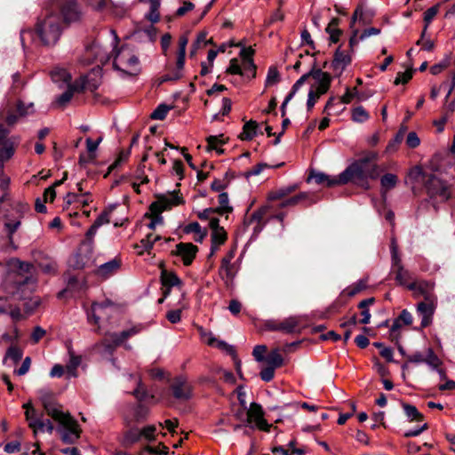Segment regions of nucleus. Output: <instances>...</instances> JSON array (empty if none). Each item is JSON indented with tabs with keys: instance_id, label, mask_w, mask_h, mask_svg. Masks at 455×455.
<instances>
[{
	"instance_id": "e433bc0d",
	"label": "nucleus",
	"mask_w": 455,
	"mask_h": 455,
	"mask_svg": "<svg viewBox=\"0 0 455 455\" xmlns=\"http://www.w3.org/2000/svg\"><path fill=\"white\" fill-rule=\"evenodd\" d=\"M267 366L276 369L283 365V358L277 348L273 349L265 358Z\"/></svg>"
},
{
	"instance_id": "79ce46f5",
	"label": "nucleus",
	"mask_w": 455,
	"mask_h": 455,
	"mask_svg": "<svg viewBox=\"0 0 455 455\" xmlns=\"http://www.w3.org/2000/svg\"><path fill=\"white\" fill-rule=\"evenodd\" d=\"M222 137H223V135L209 136L207 138V149L208 150H215L218 154H222L223 150L220 148V147L224 143Z\"/></svg>"
},
{
	"instance_id": "f257e3e1",
	"label": "nucleus",
	"mask_w": 455,
	"mask_h": 455,
	"mask_svg": "<svg viewBox=\"0 0 455 455\" xmlns=\"http://www.w3.org/2000/svg\"><path fill=\"white\" fill-rule=\"evenodd\" d=\"M46 13L40 18L36 26V32L44 45H54L60 39L63 27L58 12L66 23L80 20L81 12L76 0H50Z\"/></svg>"
},
{
	"instance_id": "bf43d9fd",
	"label": "nucleus",
	"mask_w": 455,
	"mask_h": 455,
	"mask_svg": "<svg viewBox=\"0 0 455 455\" xmlns=\"http://www.w3.org/2000/svg\"><path fill=\"white\" fill-rule=\"evenodd\" d=\"M170 108L166 105H159L151 114V118L155 120H164L167 116Z\"/></svg>"
},
{
	"instance_id": "1a4fd4ad",
	"label": "nucleus",
	"mask_w": 455,
	"mask_h": 455,
	"mask_svg": "<svg viewBox=\"0 0 455 455\" xmlns=\"http://www.w3.org/2000/svg\"><path fill=\"white\" fill-rule=\"evenodd\" d=\"M183 203L182 198L177 194L163 196L150 205L153 214H160L162 212L171 209L172 206L180 205Z\"/></svg>"
},
{
	"instance_id": "603ef678",
	"label": "nucleus",
	"mask_w": 455,
	"mask_h": 455,
	"mask_svg": "<svg viewBox=\"0 0 455 455\" xmlns=\"http://www.w3.org/2000/svg\"><path fill=\"white\" fill-rule=\"evenodd\" d=\"M397 180V177L395 174L387 173L382 176L380 184L384 189L389 190L395 187Z\"/></svg>"
},
{
	"instance_id": "49530a36",
	"label": "nucleus",
	"mask_w": 455,
	"mask_h": 455,
	"mask_svg": "<svg viewBox=\"0 0 455 455\" xmlns=\"http://www.w3.org/2000/svg\"><path fill=\"white\" fill-rule=\"evenodd\" d=\"M54 427L53 424L50 419L44 420L42 418L39 419L38 423L36 424V427L33 430L34 435L36 436L38 432H48L49 434H52L53 432Z\"/></svg>"
},
{
	"instance_id": "f03ea898",
	"label": "nucleus",
	"mask_w": 455,
	"mask_h": 455,
	"mask_svg": "<svg viewBox=\"0 0 455 455\" xmlns=\"http://www.w3.org/2000/svg\"><path fill=\"white\" fill-rule=\"evenodd\" d=\"M44 409L48 416L60 424L59 432L65 443H75L80 437L81 428L78 422L68 413L62 411L50 394L41 397Z\"/></svg>"
},
{
	"instance_id": "6e6d98bb",
	"label": "nucleus",
	"mask_w": 455,
	"mask_h": 455,
	"mask_svg": "<svg viewBox=\"0 0 455 455\" xmlns=\"http://www.w3.org/2000/svg\"><path fill=\"white\" fill-rule=\"evenodd\" d=\"M369 118V114L363 107H357L353 109L352 119L356 123H363Z\"/></svg>"
},
{
	"instance_id": "4c0bfd02",
	"label": "nucleus",
	"mask_w": 455,
	"mask_h": 455,
	"mask_svg": "<svg viewBox=\"0 0 455 455\" xmlns=\"http://www.w3.org/2000/svg\"><path fill=\"white\" fill-rule=\"evenodd\" d=\"M150 10L146 14V19L149 20L153 25L160 20V13L158 9L160 7V0H149Z\"/></svg>"
},
{
	"instance_id": "39448f33",
	"label": "nucleus",
	"mask_w": 455,
	"mask_h": 455,
	"mask_svg": "<svg viewBox=\"0 0 455 455\" xmlns=\"http://www.w3.org/2000/svg\"><path fill=\"white\" fill-rule=\"evenodd\" d=\"M246 423L251 428L257 427L260 430L269 432L271 425H269L264 419V411L257 403H251L250 408L247 411Z\"/></svg>"
},
{
	"instance_id": "338daca9",
	"label": "nucleus",
	"mask_w": 455,
	"mask_h": 455,
	"mask_svg": "<svg viewBox=\"0 0 455 455\" xmlns=\"http://www.w3.org/2000/svg\"><path fill=\"white\" fill-rule=\"evenodd\" d=\"M138 387L137 388L132 392L133 395L139 400L143 401L147 399L148 394L146 389L143 387L142 383L140 379L137 381Z\"/></svg>"
},
{
	"instance_id": "aec40b11",
	"label": "nucleus",
	"mask_w": 455,
	"mask_h": 455,
	"mask_svg": "<svg viewBox=\"0 0 455 455\" xmlns=\"http://www.w3.org/2000/svg\"><path fill=\"white\" fill-rule=\"evenodd\" d=\"M121 266V260L115 258L106 263L100 265L96 270V274L102 278H108L118 271Z\"/></svg>"
},
{
	"instance_id": "c03bdc74",
	"label": "nucleus",
	"mask_w": 455,
	"mask_h": 455,
	"mask_svg": "<svg viewBox=\"0 0 455 455\" xmlns=\"http://www.w3.org/2000/svg\"><path fill=\"white\" fill-rule=\"evenodd\" d=\"M220 206L215 208L219 214H224L232 212L233 208L228 204V195L222 192L219 195Z\"/></svg>"
},
{
	"instance_id": "2eb2a0df",
	"label": "nucleus",
	"mask_w": 455,
	"mask_h": 455,
	"mask_svg": "<svg viewBox=\"0 0 455 455\" xmlns=\"http://www.w3.org/2000/svg\"><path fill=\"white\" fill-rule=\"evenodd\" d=\"M200 335L202 340L208 346L217 347L230 355L235 354V348L233 346L228 345L224 340L218 339L212 332L206 331L203 328H200Z\"/></svg>"
},
{
	"instance_id": "f3484780",
	"label": "nucleus",
	"mask_w": 455,
	"mask_h": 455,
	"mask_svg": "<svg viewBox=\"0 0 455 455\" xmlns=\"http://www.w3.org/2000/svg\"><path fill=\"white\" fill-rule=\"evenodd\" d=\"M28 210V206L27 204H18L16 206V213L17 216L12 220L7 219L4 223V228L6 232L8 233L9 239L12 240V235L16 232V230L20 226V220L22 217V213Z\"/></svg>"
},
{
	"instance_id": "4be33fe9",
	"label": "nucleus",
	"mask_w": 455,
	"mask_h": 455,
	"mask_svg": "<svg viewBox=\"0 0 455 455\" xmlns=\"http://www.w3.org/2000/svg\"><path fill=\"white\" fill-rule=\"evenodd\" d=\"M359 30L357 28L353 29L352 36L349 39V47L353 50L354 47L358 44L359 41H363L369 36H377L380 33V29L376 28H371L365 29L359 36Z\"/></svg>"
},
{
	"instance_id": "a18cd8bd",
	"label": "nucleus",
	"mask_w": 455,
	"mask_h": 455,
	"mask_svg": "<svg viewBox=\"0 0 455 455\" xmlns=\"http://www.w3.org/2000/svg\"><path fill=\"white\" fill-rule=\"evenodd\" d=\"M425 363L433 370L437 369L442 364L441 359L435 354L431 347H428L427 350Z\"/></svg>"
},
{
	"instance_id": "7c9ffc66",
	"label": "nucleus",
	"mask_w": 455,
	"mask_h": 455,
	"mask_svg": "<svg viewBox=\"0 0 455 455\" xmlns=\"http://www.w3.org/2000/svg\"><path fill=\"white\" fill-rule=\"evenodd\" d=\"M149 414V409L143 405V404H138L134 407H132V419L126 418V423L127 425H130L132 421L135 422H140L147 419L148 415Z\"/></svg>"
},
{
	"instance_id": "c85d7f7f",
	"label": "nucleus",
	"mask_w": 455,
	"mask_h": 455,
	"mask_svg": "<svg viewBox=\"0 0 455 455\" xmlns=\"http://www.w3.org/2000/svg\"><path fill=\"white\" fill-rule=\"evenodd\" d=\"M433 283L427 282L411 283L408 284L409 290L415 291V293L418 295H422L425 300L427 295L433 294Z\"/></svg>"
},
{
	"instance_id": "680f3d73",
	"label": "nucleus",
	"mask_w": 455,
	"mask_h": 455,
	"mask_svg": "<svg viewBox=\"0 0 455 455\" xmlns=\"http://www.w3.org/2000/svg\"><path fill=\"white\" fill-rule=\"evenodd\" d=\"M227 72L233 74V75L243 76V71L242 66H241V64H239L237 59H232L230 60V63L227 69Z\"/></svg>"
},
{
	"instance_id": "dca6fc26",
	"label": "nucleus",
	"mask_w": 455,
	"mask_h": 455,
	"mask_svg": "<svg viewBox=\"0 0 455 455\" xmlns=\"http://www.w3.org/2000/svg\"><path fill=\"white\" fill-rule=\"evenodd\" d=\"M197 251V247L190 243H180L176 245V254L181 258L186 266L192 263Z\"/></svg>"
},
{
	"instance_id": "09e8293b",
	"label": "nucleus",
	"mask_w": 455,
	"mask_h": 455,
	"mask_svg": "<svg viewBox=\"0 0 455 455\" xmlns=\"http://www.w3.org/2000/svg\"><path fill=\"white\" fill-rule=\"evenodd\" d=\"M338 20L333 19L326 28V32L330 35V39L332 43L339 41L341 31L337 28Z\"/></svg>"
},
{
	"instance_id": "412c9836",
	"label": "nucleus",
	"mask_w": 455,
	"mask_h": 455,
	"mask_svg": "<svg viewBox=\"0 0 455 455\" xmlns=\"http://www.w3.org/2000/svg\"><path fill=\"white\" fill-rule=\"evenodd\" d=\"M235 250H230L221 260L220 273H224L228 279H232L235 275V270L232 260L235 258Z\"/></svg>"
},
{
	"instance_id": "c756f323",
	"label": "nucleus",
	"mask_w": 455,
	"mask_h": 455,
	"mask_svg": "<svg viewBox=\"0 0 455 455\" xmlns=\"http://www.w3.org/2000/svg\"><path fill=\"white\" fill-rule=\"evenodd\" d=\"M25 411L26 419L28 423V427L34 430L39 419L42 418V415H39L36 409L32 406L30 403H27L23 405Z\"/></svg>"
},
{
	"instance_id": "bb28decb",
	"label": "nucleus",
	"mask_w": 455,
	"mask_h": 455,
	"mask_svg": "<svg viewBox=\"0 0 455 455\" xmlns=\"http://www.w3.org/2000/svg\"><path fill=\"white\" fill-rule=\"evenodd\" d=\"M69 360L66 365V372L68 378H76L77 377V368L81 364L82 358L80 355H75V353L69 349Z\"/></svg>"
},
{
	"instance_id": "052dcab7",
	"label": "nucleus",
	"mask_w": 455,
	"mask_h": 455,
	"mask_svg": "<svg viewBox=\"0 0 455 455\" xmlns=\"http://www.w3.org/2000/svg\"><path fill=\"white\" fill-rule=\"evenodd\" d=\"M156 428L153 425H149L140 429L141 438L144 437L148 441H154L156 437Z\"/></svg>"
},
{
	"instance_id": "cd10ccee",
	"label": "nucleus",
	"mask_w": 455,
	"mask_h": 455,
	"mask_svg": "<svg viewBox=\"0 0 455 455\" xmlns=\"http://www.w3.org/2000/svg\"><path fill=\"white\" fill-rule=\"evenodd\" d=\"M18 291H20L21 296L26 297V291L31 292L36 287V279L32 275H26L16 280Z\"/></svg>"
},
{
	"instance_id": "8fccbe9b",
	"label": "nucleus",
	"mask_w": 455,
	"mask_h": 455,
	"mask_svg": "<svg viewBox=\"0 0 455 455\" xmlns=\"http://www.w3.org/2000/svg\"><path fill=\"white\" fill-rule=\"evenodd\" d=\"M367 287V279H361L345 290L347 296L353 297Z\"/></svg>"
},
{
	"instance_id": "6e6552de",
	"label": "nucleus",
	"mask_w": 455,
	"mask_h": 455,
	"mask_svg": "<svg viewBox=\"0 0 455 455\" xmlns=\"http://www.w3.org/2000/svg\"><path fill=\"white\" fill-rule=\"evenodd\" d=\"M426 188L432 196H440L442 200H447L451 196L448 185L434 174L427 177Z\"/></svg>"
},
{
	"instance_id": "473e14b6",
	"label": "nucleus",
	"mask_w": 455,
	"mask_h": 455,
	"mask_svg": "<svg viewBox=\"0 0 455 455\" xmlns=\"http://www.w3.org/2000/svg\"><path fill=\"white\" fill-rule=\"evenodd\" d=\"M52 79L54 83H63L66 84H71V76L70 74L65 69L61 68H55L51 72Z\"/></svg>"
},
{
	"instance_id": "423d86ee",
	"label": "nucleus",
	"mask_w": 455,
	"mask_h": 455,
	"mask_svg": "<svg viewBox=\"0 0 455 455\" xmlns=\"http://www.w3.org/2000/svg\"><path fill=\"white\" fill-rule=\"evenodd\" d=\"M140 328L132 327L129 330L123 331L121 333H110L101 342L103 351L111 354L117 346L122 344L128 338L139 333Z\"/></svg>"
},
{
	"instance_id": "a211bd4d",
	"label": "nucleus",
	"mask_w": 455,
	"mask_h": 455,
	"mask_svg": "<svg viewBox=\"0 0 455 455\" xmlns=\"http://www.w3.org/2000/svg\"><path fill=\"white\" fill-rule=\"evenodd\" d=\"M351 57L349 54L341 51L339 48L334 53V59L331 63V68L337 76L342 74L345 68L350 64Z\"/></svg>"
},
{
	"instance_id": "2f4dec72",
	"label": "nucleus",
	"mask_w": 455,
	"mask_h": 455,
	"mask_svg": "<svg viewBox=\"0 0 455 455\" xmlns=\"http://www.w3.org/2000/svg\"><path fill=\"white\" fill-rule=\"evenodd\" d=\"M259 124L257 122L250 120L246 122L243 125V132L239 135L240 139L243 140H252L258 133Z\"/></svg>"
},
{
	"instance_id": "a19ab883",
	"label": "nucleus",
	"mask_w": 455,
	"mask_h": 455,
	"mask_svg": "<svg viewBox=\"0 0 455 455\" xmlns=\"http://www.w3.org/2000/svg\"><path fill=\"white\" fill-rule=\"evenodd\" d=\"M185 232L188 234L195 233L196 235H197L198 237L195 239L196 242H202L206 235V231L203 229L199 223L197 222H191L188 225H187L185 227Z\"/></svg>"
},
{
	"instance_id": "b1692460",
	"label": "nucleus",
	"mask_w": 455,
	"mask_h": 455,
	"mask_svg": "<svg viewBox=\"0 0 455 455\" xmlns=\"http://www.w3.org/2000/svg\"><path fill=\"white\" fill-rule=\"evenodd\" d=\"M185 56L186 53H179L177 57V62H176V70L173 71L172 74H167L162 76L161 83L168 82V81H173L178 80L182 76V69L184 68L185 64Z\"/></svg>"
},
{
	"instance_id": "0eeeda50",
	"label": "nucleus",
	"mask_w": 455,
	"mask_h": 455,
	"mask_svg": "<svg viewBox=\"0 0 455 455\" xmlns=\"http://www.w3.org/2000/svg\"><path fill=\"white\" fill-rule=\"evenodd\" d=\"M436 303V297L434 294H428L426 296V300L417 305V312L421 317L420 325L422 328H426L432 323Z\"/></svg>"
},
{
	"instance_id": "ddd939ff",
	"label": "nucleus",
	"mask_w": 455,
	"mask_h": 455,
	"mask_svg": "<svg viewBox=\"0 0 455 455\" xmlns=\"http://www.w3.org/2000/svg\"><path fill=\"white\" fill-rule=\"evenodd\" d=\"M157 30L153 24L148 26H138L133 31L132 37L140 43H154L156 39Z\"/></svg>"
},
{
	"instance_id": "9d476101",
	"label": "nucleus",
	"mask_w": 455,
	"mask_h": 455,
	"mask_svg": "<svg viewBox=\"0 0 455 455\" xmlns=\"http://www.w3.org/2000/svg\"><path fill=\"white\" fill-rule=\"evenodd\" d=\"M210 228L212 229L210 256H212L219 250L220 246L227 241L228 234L224 228L220 226V220H212Z\"/></svg>"
},
{
	"instance_id": "37998d69",
	"label": "nucleus",
	"mask_w": 455,
	"mask_h": 455,
	"mask_svg": "<svg viewBox=\"0 0 455 455\" xmlns=\"http://www.w3.org/2000/svg\"><path fill=\"white\" fill-rule=\"evenodd\" d=\"M345 175V170L339 173L338 176H328L325 179V183L327 187H334L339 185H345L349 182L347 176Z\"/></svg>"
},
{
	"instance_id": "20e7f679",
	"label": "nucleus",
	"mask_w": 455,
	"mask_h": 455,
	"mask_svg": "<svg viewBox=\"0 0 455 455\" xmlns=\"http://www.w3.org/2000/svg\"><path fill=\"white\" fill-rule=\"evenodd\" d=\"M112 36L113 67L122 76H135L141 71L140 61L133 49L128 44L117 47L119 37L114 29L109 30Z\"/></svg>"
},
{
	"instance_id": "58836bf2",
	"label": "nucleus",
	"mask_w": 455,
	"mask_h": 455,
	"mask_svg": "<svg viewBox=\"0 0 455 455\" xmlns=\"http://www.w3.org/2000/svg\"><path fill=\"white\" fill-rule=\"evenodd\" d=\"M89 51L94 54L95 60L102 65L107 63L110 59L108 52L102 50L101 47L97 44H94Z\"/></svg>"
},
{
	"instance_id": "5fc2aeb1",
	"label": "nucleus",
	"mask_w": 455,
	"mask_h": 455,
	"mask_svg": "<svg viewBox=\"0 0 455 455\" xmlns=\"http://www.w3.org/2000/svg\"><path fill=\"white\" fill-rule=\"evenodd\" d=\"M405 128L400 129L396 133L394 140H391L386 148L387 152H393L397 149L398 145L403 141L404 136Z\"/></svg>"
},
{
	"instance_id": "ea45409f",
	"label": "nucleus",
	"mask_w": 455,
	"mask_h": 455,
	"mask_svg": "<svg viewBox=\"0 0 455 455\" xmlns=\"http://www.w3.org/2000/svg\"><path fill=\"white\" fill-rule=\"evenodd\" d=\"M297 188H298V186L296 184L280 188L277 190L271 192L269 194L268 198L270 200L281 199V198L291 194L293 191H295L297 189Z\"/></svg>"
},
{
	"instance_id": "864d4df0",
	"label": "nucleus",
	"mask_w": 455,
	"mask_h": 455,
	"mask_svg": "<svg viewBox=\"0 0 455 455\" xmlns=\"http://www.w3.org/2000/svg\"><path fill=\"white\" fill-rule=\"evenodd\" d=\"M395 274V281L401 285H406L408 287L409 281L411 280L410 273L403 267L393 271Z\"/></svg>"
},
{
	"instance_id": "5701e85b",
	"label": "nucleus",
	"mask_w": 455,
	"mask_h": 455,
	"mask_svg": "<svg viewBox=\"0 0 455 455\" xmlns=\"http://www.w3.org/2000/svg\"><path fill=\"white\" fill-rule=\"evenodd\" d=\"M81 88L76 84H67L66 91L57 97L55 103L57 106L63 108L65 107L73 98L74 93L78 92Z\"/></svg>"
},
{
	"instance_id": "3c124183",
	"label": "nucleus",
	"mask_w": 455,
	"mask_h": 455,
	"mask_svg": "<svg viewBox=\"0 0 455 455\" xmlns=\"http://www.w3.org/2000/svg\"><path fill=\"white\" fill-rule=\"evenodd\" d=\"M403 408L404 410V413L411 420L419 421L422 419V414L418 411V409L414 405L403 403Z\"/></svg>"
},
{
	"instance_id": "f704fd0d",
	"label": "nucleus",
	"mask_w": 455,
	"mask_h": 455,
	"mask_svg": "<svg viewBox=\"0 0 455 455\" xmlns=\"http://www.w3.org/2000/svg\"><path fill=\"white\" fill-rule=\"evenodd\" d=\"M107 305L102 303H93L92 305V308L90 312L87 313L88 320L90 322H93L94 323H98L99 320L102 316L103 311L106 309Z\"/></svg>"
},
{
	"instance_id": "4468645a",
	"label": "nucleus",
	"mask_w": 455,
	"mask_h": 455,
	"mask_svg": "<svg viewBox=\"0 0 455 455\" xmlns=\"http://www.w3.org/2000/svg\"><path fill=\"white\" fill-rule=\"evenodd\" d=\"M161 282L162 284L166 288L164 291V297H166L171 292V289L172 288H176L179 292L181 293V296L184 297V291L182 289L183 283L173 272L163 270L161 273Z\"/></svg>"
},
{
	"instance_id": "393cba45",
	"label": "nucleus",
	"mask_w": 455,
	"mask_h": 455,
	"mask_svg": "<svg viewBox=\"0 0 455 455\" xmlns=\"http://www.w3.org/2000/svg\"><path fill=\"white\" fill-rule=\"evenodd\" d=\"M308 201V204H312L315 203V200L312 198V196L307 192H301L291 198H288L281 203L280 208H284L288 206H294L299 204L301 202Z\"/></svg>"
},
{
	"instance_id": "4d7b16f0",
	"label": "nucleus",
	"mask_w": 455,
	"mask_h": 455,
	"mask_svg": "<svg viewBox=\"0 0 455 455\" xmlns=\"http://www.w3.org/2000/svg\"><path fill=\"white\" fill-rule=\"evenodd\" d=\"M216 213H218L216 209H214V208H207V209H204L202 212H199L197 213V217L201 220H209V227L211 228L212 220H219V218H217L215 216Z\"/></svg>"
},
{
	"instance_id": "c9c22d12",
	"label": "nucleus",
	"mask_w": 455,
	"mask_h": 455,
	"mask_svg": "<svg viewBox=\"0 0 455 455\" xmlns=\"http://www.w3.org/2000/svg\"><path fill=\"white\" fill-rule=\"evenodd\" d=\"M161 240V236L159 235H154L152 233L147 235V236L140 241V244L137 245V248H141L142 250L139 251V253H142L143 251H149L154 244Z\"/></svg>"
},
{
	"instance_id": "a878e982",
	"label": "nucleus",
	"mask_w": 455,
	"mask_h": 455,
	"mask_svg": "<svg viewBox=\"0 0 455 455\" xmlns=\"http://www.w3.org/2000/svg\"><path fill=\"white\" fill-rule=\"evenodd\" d=\"M282 331L285 333L299 332L301 329V321L298 316H290L281 322Z\"/></svg>"
},
{
	"instance_id": "f8f14e48",
	"label": "nucleus",
	"mask_w": 455,
	"mask_h": 455,
	"mask_svg": "<svg viewBox=\"0 0 455 455\" xmlns=\"http://www.w3.org/2000/svg\"><path fill=\"white\" fill-rule=\"evenodd\" d=\"M171 387L177 399L188 400L192 396V387L183 376L177 377Z\"/></svg>"
},
{
	"instance_id": "6ab92c4d",
	"label": "nucleus",
	"mask_w": 455,
	"mask_h": 455,
	"mask_svg": "<svg viewBox=\"0 0 455 455\" xmlns=\"http://www.w3.org/2000/svg\"><path fill=\"white\" fill-rule=\"evenodd\" d=\"M372 17H373V12L371 9L366 8L363 4L358 5L356 7V9L355 10L353 16H352L351 24H350L351 29L352 30L355 29L354 26H355V22H357V21L362 25H366V24L370 23Z\"/></svg>"
},
{
	"instance_id": "774afa93",
	"label": "nucleus",
	"mask_w": 455,
	"mask_h": 455,
	"mask_svg": "<svg viewBox=\"0 0 455 455\" xmlns=\"http://www.w3.org/2000/svg\"><path fill=\"white\" fill-rule=\"evenodd\" d=\"M195 8L193 3L189 1H184L182 5L179 7L176 11V15L179 17L184 16L188 12L192 11Z\"/></svg>"
},
{
	"instance_id": "de8ad7c7",
	"label": "nucleus",
	"mask_w": 455,
	"mask_h": 455,
	"mask_svg": "<svg viewBox=\"0 0 455 455\" xmlns=\"http://www.w3.org/2000/svg\"><path fill=\"white\" fill-rule=\"evenodd\" d=\"M22 355L23 353L20 348L15 346H12L8 348L4 362L11 360L14 363H17L21 359Z\"/></svg>"
},
{
	"instance_id": "69168bd1",
	"label": "nucleus",
	"mask_w": 455,
	"mask_h": 455,
	"mask_svg": "<svg viewBox=\"0 0 455 455\" xmlns=\"http://www.w3.org/2000/svg\"><path fill=\"white\" fill-rule=\"evenodd\" d=\"M267 351V347L265 345H258L253 348L252 355L256 361L262 362L265 361L264 354Z\"/></svg>"
},
{
	"instance_id": "72a5a7b5",
	"label": "nucleus",
	"mask_w": 455,
	"mask_h": 455,
	"mask_svg": "<svg viewBox=\"0 0 455 455\" xmlns=\"http://www.w3.org/2000/svg\"><path fill=\"white\" fill-rule=\"evenodd\" d=\"M141 438L140 429L137 427H132L126 431L123 437V444L124 446L132 445L139 442Z\"/></svg>"
},
{
	"instance_id": "7ed1b4c3",
	"label": "nucleus",
	"mask_w": 455,
	"mask_h": 455,
	"mask_svg": "<svg viewBox=\"0 0 455 455\" xmlns=\"http://www.w3.org/2000/svg\"><path fill=\"white\" fill-rule=\"evenodd\" d=\"M379 154L375 151H363L360 157L345 169V175L349 182L368 189V180H376L379 175V167L375 163Z\"/></svg>"
},
{
	"instance_id": "13d9d810",
	"label": "nucleus",
	"mask_w": 455,
	"mask_h": 455,
	"mask_svg": "<svg viewBox=\"0 0 455 455\" xmlns=\"http://www.w3.org/2000/svg\"><path fill=\"white\" fill-rule=\"evenodd\" d=\"M280 80V75L275 68H269L266 78V86H271L277 84Z\"/></svg>"
},
{
	"instance_id": "0e129e2a",
	"label": "nucleus",
	"mask_w": 455,
	"mask_h": 455,
	"mask_svg": "<svg viewBox=\"0 0 455 455\" xmlns=\"http://www.w3.org/2000/svg\"><path fill=\"white\" fill-rule=\"evenodd\" d=\"M420 144V140L415 132L408 133L406 138V145L411 148H415Z\"/></svg>"
},
{
	"instance_id": "e2e57ef3",
	"label": "nucleus",
	"mask_w": 455,
	"mask_h": 455,
	"mask_svg": "<svg viewBox=\"0 0 455 455\" xmlns=\"http://www.w3.org/2000/svg\"><path fill=\"white\" fill-rule=\"evenodd\" d=\"M242 68L243 71V76L247 75L250 76L251 74V76H255V65L253 63L252 59L249 60L247 59L245 61H242Z\"/></svg>"
},
{
	"instance_id": "9b49d317",
	"label": "nucleus",
	"mask_w": 455,
	"mask_h": 455,
	"mask_svg": "<svg viewBox=\"0 0 455 455\" xmlns=\"http://www.w3.org/2000/svg\"><path fill=\"white\" fill-rule=\"evenodd\" d=\"M311 76L315 80V84L311 90L315 92L316 96L320 97L321 95L326 93L331 84V76L328 73L322 71L321 69H316L311 71Z\"/></svg>"
}]
</instances>
